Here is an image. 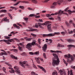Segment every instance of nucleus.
I'll use <instances>...</instances> for the list:
<instances>
[{
	"label": "nucleus",
	"instance_id": "11",
	"mask_svg": "<svg viewBox=\"0 0 75 75\" xmlns=\"http://www.w3.org/2000/svg\"><path fill=\"white\" fill-rule=\"evenodd\" d=\"M42 50L44 52H46V50L47 49V45L46 44L44 45V46L42 47Z\"/></svg>",
	"mask_w": 75,
	"mask_h": 75
},
{
	"label": "nucleus",
	"instance_id": "34",
	"mask_svg": "<svg viewBox=\"0 0 75 75\" xmlns=\"http://www.w3.org/2000/svg\"><path fill=\"white\" fill-rule=\"evenodd\" d=\"M54 35H55V34H56V35H59V34H60V33L59 32H55L54 33Z\"/></svg>",
	"mask_w": 75,
	"mask_h": 75
},
{
	"label": "nucleus",
	"instance_id": "31",
	"mask_svg": "<svg viewBox=\"0 0 75 75\" xmlns=\"http://www.w3.org/2000/svg\"><path fill=\"white\" fill-rule=\"evenodd\" d=\"M74 41V40L72 39H69L68 40V42H73Z\"/></svg>",
	"mask_w": 75,
	"mask_h": 75
},
{
	"label": "nucleus",
	"instance_id": "59",
	"mask_svg": "<svg viewBox=\"0 0 75 75\" xmlns=\"http://www.w3.org/2000/svg\"><path fill=\"white\" fill-rule=\"evenodd\" d=\"M35 27L36 28H38V25L37 24H36L35 25Z\"/></svg>",
	"mask_w": 75,
	"mask_h": 75
},
{
	"label": "nucleus",
	"instance_id": "15",
	"mask_svg": "<svg viewBox=\"0 0 75 75\" xmlns=\"http://www.w3.org/2000/svg\"><path fill=\"white\" fill-rule=\"evenodd\" d=\"M57 5V2H55L53 3L52 5L50 7L51 8H55V6Z\"/></svg>",
	"mask_w": 75,
	"mask_h": 75
},
{
	"label": "nucleus",
	"instance_id": "4",
	"mask_svg": "<svg viewBox=\"0 0 75 75\" xmlns=\"http://www.w3.org/2000/svg\"><path fill=\"white\" fill-rule=\"evenodd\" d=\"M11 41H13V39H10L8 40H0V42L3 41L4 42H6L7 44L9 45V44H11V43L10 42H11Z\"/></svg>",
	"mask_w": 75,
	"mask_h": 75
},
{
	"label": "nucleus",
	"instance_id": "39",
	"mask_svg": "<svg viewBox=\"0 0 75 75\" xmlns=\"http://www.w3.org/2000/svg\"><path fill=\"white\" fill-rule=\"evenodd\" d=\"M31 35H32V36H33V37H37V35H35L33 33H31Z\"/></svg>",
	"mask_w": 75,
	"mask_h": 75
},
{
	"label": "nucleus",
	"instance_id": "61",
	"mask_svg": "<svg viewBox=\"0 0 75 75\" xmlns=\"http://www.w3.org/2000/svg\"><path fill=\"white\" fill-rule=\"evenodd\" d=\"M18 4H19V2H17L15 4H14L13 6H17V5H18Z\"/></svg>",
	"mask_w": 75,
	"mask_h": 75
},
{
	"label": "nucleus",
	"instance_id": "28",
	"mask_svg": "<svg viewBox=\"0 0 75 75\" xmlns=\"http://www.w3.org/2000/svg\"><path fill=\"white\" fill-rule=\"evenodd\" d=\"M32 2H33L34 3H35V4H37L38 3V1H37V0H32Z\"/></svg>",
	"mask_w": 75,
	"mask_h": 75
},
{
	"label": "nucleus",
	"instance_id": "57",
	"mask_svg": "<svg viewBox=\"0 0 75 75\" xmlns=\"http://www.w3.org/2000/svg\"><path fill=\"white\" fill-rule=\"evenodd\" d=\"M39 21L40 22H43V21H42V20L41 19H39Z\"/></svg>",
	"mask_w": 75,
	"mask_h": 75
},
{
	"label": "nucleus",
	"instance_id": "8",
	"mask_svg": "<svg viewBox=\"0 0 75 75\" xmlns=\"http://www.w3.org/2000/svg\"><path fill=\"white\" fill-rule=\"evenodd\" d=\"M55 35V34L54 33H50L47 34H43L42 36L43 37H53Z\"/></svg>",
	"mask_w": 75,
	"mask_h": 75
},
{
	"label": "nucleus",
	"instance_id": "10",
	"mask_svg": "<svg viewBox=\"0 0 75 75\" xmlns=\"http://www.w3.org/2000/svg\"><path fill=\"white\" fill-rule=\"evenodd\" d=\"M51 24H49L47 26V30L49 32H51L52 31V29H51Z\"/></svg>",
	"mask_w": 75,
	"mask_h": 75
},
{
	"label": "nucleus",
	"instance_id": "36",
	"mask_svg": "<svg viewBox=\"0 0 75 75\" xmlns=\"http://www.w3.org/2000/svg\"><path fill=\"white\" fill-rule=\"evenodd\" d=\"M11 40H13L11 41V42H12V41H14L13 40H16V41H18V39H17L16 38H13V39H11Z\"/></svg>",
	"mask_w": 75,
	"mask_h": 75
},
{
	"label": "nucleus",
	"instance_id": "23",
	"mask_svg": "<svg viewBox=\"0 0 75 75\" xmlns=\"http://www.w3.org/2000/svg\"><path fill=\"white\" fill-rule=\"evenodd\" d=\"M13 25L14 27V28H16H16H17L18 29H20V26L17 25L16 24H13Z\"/></svg>",
	"mask_w": 75,
	"mask_h": 75
},
{
	"label": "nucleus",
	"instance_id": "12",
	"mask_svg": "<svg viewBox=\"0 0 75 75\" xmlns=\"http://www.w3.org/2000/svg\"><path fill=\"white\" fill-rule=\"evenodd\" d=\"M3 21H6V22H7L8 23H9V20L7 19V18H4L2 19L1 21V23H2Z\"/></svg>",
	"mask_w": 75,
	"mask_h": 75
},
{
	"label": "nucleus",
	"instance_id": "40",
	"mask_svg": "<svg viewBox=\"0 0 75 75\" xmlns=\"http://www.w3.org/2000/svg\"><path fill=\"white\" fill-rule=\"evenodd\" d=\"M59 14H58V16L57 17V18L59 20H61V17H60L59 16H61L60 15H59Z\"/></svg>",
	"mask_w": 75,
	"mask_h": 75
},
{
	"label": "nucleus",
	"instance_id": "6",
	"mask_svg": "<svg viewBox=\"0 0 75 75\" xmlns=\"http://www.w3.org/2000/svg\"><path fill=\"white\" fill-rule=\"evenodd\" d=\"M64 57L66 58L67 57V58H71V61H74V57H73L72 55H71L70 54H69L68 55V54L64 55Z\"/></svg>",
	"mask_w": 75,
	"mask_h": 75
},
{
	"label": "nucleus",
	"instance_id": "3",
	"mask_svg": "<svg viewBox=\"0 0 75 75\" xmlns=\"http://www.w3.org/2000/svg\"><path fill=\"white\" fill-rule=\"evenodd\" d=\"M51 23V22L49 21H47L45 22V23H44L43 24V23H38V24L40 28H42V26L41 25H46V24H50Z\"/></svg>",
	"mask_w": 75,
	"mask_h": 75
},
{
	"label": "nucleus",
	"instance_id": "44",
	"mask_svg": "<svg viewBox=\"0 0 75 75\" xmlns=\"http://www.w3.org/2000/svg\"><path fill=\"white\" fill-rule=\"evenodd\" d=\"M38 43L39 44H41V39H38Z\"/></svg>",
	"mask_w": 75,
	"mask_h": 75
},
{
	"label": "nucleus",
	"instance_id": "60",
	"mask_svg": "<svg viewBox=\"0 0 75 75\" xmlns=\"http://www.w3.org/2000/svg\"><path fill=\"white\" fill-rule=\"evenodd\" d=\"M28 9L29 10H33V9L30 8H28Z\"/></svg>",
	"mask_w": 75,
	"mask_h": 75
},
{
	"label": "nucleus",
	"instance_id": "1",
	"mask_svg": "<svg viewBox=\"0 0 75 75\" xmlns=\"http://www.w3.org/2000/svg\"><path fill=\"white\" fill-rule=\"evenodd\" d=\"M52 55L55 58L54 59H52V65L53 66L58 65L59 64V60L57 54L55 53H53Z\"/></svg>",
	"mask_w": 75,
	"mask_h": 75
},
{
	"label": "nucleus",
	"instance_id": "9",
	"mask_svg": "<svg viewBox=\"0 0 75 75\" xmlns=\"http://www.w3.org/2000/svg\"><path fill=\"white\" fill-rule=\"evenodd\" d=\"M14 68V69L16 70L17 73H18V74H20V71L19 70V67H18L17 66H15Z\"/></svg>",
	"mask_w": 75,
	"mask_h": 75
},
{
	"label": "nucleus",
	"instance_id": "17",
	"mask_svg": "<svg viewBox=\"0 0 75 75\" xmlns=\"http://www.w3.org/2000/svg\"><path fill=\"white\" fill-rule=\"evenodd\" d=\"M73 8H74V10H75V11H70V10H68V11L69 13V14H71V13H74V12H75V6H74Z\"/></svg>",
	"mask_w": 75,
	"mask_h": 75
},
{
	"label": "nucleus",
	"instance_id": "30",
	"mask_svg": "<svg viewBox=\"0 0 75 75\" xmlns=\"http://www.w3.org/2000/svg\"><path fill=\"white\" fill-rule=\"evenodd\" d=\"M58 75V73L56 71L53 72L52 73V75Z\"/></svg>",
	"mask_w": 75,
	"mask_h": 75
},
{
	"label": "nucleus",
	"instance_id": "45",
	"mask_svg": "<svg viewBox=\"0 0 75 75\" xmlns=\"http://www.w3.org/2000/svg\"><path fill=\"white\" fill-rule=\"evenodd\" d=\"M24 20H26V21H28V18H24Z\"/></svg>",
	"mask_w": 75,
	"mask_h": 75
},
{
	"label": "nucleus",
	"instance_id": "7",
	"mask_svg": "<svg viewBox=\"0 0 75 75\" xmlns=\"http://www.w3.org/2000/svg\"><path fill=\"white\" fill-rule=\"evenodd\" d=\"M32 47V45H31V43H28L25 47L27 48L29 51L31 50Z\"/></svg>",
	"mask_w": 75,
	"mask_h": 75
},
{
	"label": "nucleus",
	"instance_id": "38",
	"mask_svg": "<svg viewBox=\"0 0 75 75\" xmlns=\"http://www.w3.org/2000/svg\"><path fill=\"white\" fill-rule=\"evenodd\" d=\"M29 16L31 17H35V16L34 14H31L29 15Z\"/></svg>",
	"mask_w": 75,
	"mask_h": 75
},
{
	"label": "nucleus",
	"instance_id": "47",
	"mask_svg": "<svg viewBox=\"0 0 75 75\" xmlns=\"http://www.w3.org/2000/svg\"><path fill=\"white\" fill-rule=\"evenodd\" d=\"M8 16H9V17H10L11 18V19H12V18H13V17H12V16H11V14H8Z\"/></svg>",
	"mask_w": 75,
	"mask_h": 75
},
{
	"label": "nucleus",
	"instance_id": "43",
	"mask_svg": "<svg viewBox=\"0 0 75 75\" xmlns=\"http://www.w3.org/2000/svg\"><path fill=\"white\" fill-rule=\"evenodd\" d=\"M19 8H21V9H24V6H20Z\"/></svg>",
	"mask_w": 75,
	"mask_h": 75
},
{
	"label": "nucleus",
	"instance_id": "16",
	"mask_svg": "<svg viewBox=\"0 0 75 75\" xmlns=\"http://www.w3.org/2000/svg\"><path fill=\"white\" fill-rule=\"evenodd\" d=\"M8 66H9V67H10L8 68V69H13V68H12V66L11 65V64L7 63H5Z\"/></svg>",
	"mask_w": 75,
	"mask_h": 75
},
{
	"label": "nucleus",
	"instance_id": "52",
	"mask_svg": "<svg viewBox=\"0 0 75 75\" xmlns=\"http://www.w3.org/2000/svg\"><path fill=\"white\" fill-rule=\"evenodd\" d=\"M70 75H73V73H72V70H70Z\"/></svg>",
	"mask_w": 75,
	"mask_h": 75
},
{
	"label": "nucleus",
	"instance_id": "64",
	"mask_svg": "<svg viewBox=\"0 0 75 75\" xmlns=\"http://www.w3.org/2000/svg\"><path fill=\"white\" fill-rule=\"evenodd\" d=\"M3 70L4 71H5L6 70V68L5 67H3Z\"/></svg>",
	"mask_w": 75,
	"mask_h": 75
},
{
	"label": "nucleus",
	"instance_id": "49",
	"mask_svg": "<svg viewBox=\"0 0 75 75\" xmlns=\"http://www.w3.org/2000/svg\"><path fill=\"white\" fill-rule=\"evenodd\" d=\"M51 16V15L50 14H47L46 15V16L47 17H50Z\"/></svg>",
	"mask_w": 75,
	"mask_h": 75
},
{
	"label": "nucleus",
	"instance_id": "53",
	"mask_svg": "<svg viewBox=\"0 0 75 75\" xmlns=\"http://www.w3.org/2000/svg\"><path fill=\"white\" fill-rule=\"evenodd\" d=\"M35 17L36 18H40V16H37L36 15H35Z\"/></svg>",
	"mask_w": 75,
	"mask_h": 75
},
{
	"label": "nucleus",
	"instance_id": "2",
	"mask_svg": "<svg viewBox=\"0 0 75 75\" xmlns=\"http://www.w3.org/2000/svg\"><path fill=\"white\" fill-rule=\"evenodd\" d=\"M27 61H24L23 62H20L19 64L23 68H25V66H26V67H28L29 66L28 64L27 63Z\"/></svg>",
	"mask_w": 75,
	"mask_h": 75
},
{
	"label": "nucleus",
	"instance_id": "42",
	"mask_svg": "<svg viewBox=\"0 0 75 75\" xmlns=\"http://www.w3.org/2000/svg\"><path fill=\"white\" fill-rule=\"evenodd\" d=\"M18 48L19 50H20V51H22V47L20 46H19L18 47Z\"/></svg>",
	"mask_w": 75,
	"mask_h": 75
},
{
	"label": "nucleus",
	"instance_id": "14",
	"mask_svg": "<svg viewBox=\"0 0 75 75\" xmlns=\"http://www.w3.org/2000/svg\"><path fill=\"white\" fill-rule=\"evenodd\" d=\"M40 58L39 57H35V59L37 62V63L38 64H40V61L39 59H40Z\"/></svg>",
	"mask_w": 75,
	"mask_h": 75
},
{
	"label": "nucleus",
	"instance_id": "32",
	"mask_svg": "<svg viewBox=\"0 0 75 75\" xmlns=\"http://www.w3.org/2000/svg\"><path fill=\"white\" fill-rule=\"evenodd\" d=\"M31 74L32 75H38V74H37L34 72H32Z\"/></svg>",
	"mask_w": 75,
	"mask_h": 75
},
{
	"label": "nucleus",
	"instance_id": "50",
	"mask_svg": "<svg viewBox=\"0 0 75 75\" xmlns=\"http://www.w3.org/2000/svg\"><path fill=\"white\" fill-rule=\"evenodd\" d=\"M50 52H52V53H54V52H55V53H56V51L51 50H50Z\"/></svg>",
	"mask_w": 75,
	"mask_h": 75
},
{
	"label": "nucleus",
	"instance_id": "55",
	"mask_svg": "<svg viewBox=\"0 0 75 75\" xmlns=\"http://www.w3.org/2000/svg\"><path fill=\"white\" fill-rule=\"evenodd\" d=\"M27 41H30L31 40V38H28Z\"/></svg>",
	"mask_w": 75,
	"mask_h": 75
},
{
	"label": "nucleus",
	"instance_id": "46",
	"mask_svg": "<svg viewBox=\"0 0 75 75\" xmlns=\"http://www.w3.org/2000/svg\"><path fill=\"white\" fill-rule=\"evenodd\" d=\"M69 8L67 7L64 10L65 11H66V12H68V10Z\"/></svg>",
	"mask_w": 75,
	"mask_h": 75
},
{
	"label": "nucleus",
	"instance_id": "56",
	"mask_svg": "<svg viewBox=\"0 0 75 75\" xmlns=\"http://www.w3.org/2000/svg\"><path fill=\"white\" fill-rule=\"evenodd\" d=\"M56 52H57V53H61V51H59V50H57L56 51Z\"/></svg>",
	"mask_w": 75,
	"mask_h": 75
},
{
	"label": "nucleus",
	"instance_id": "54",
	"mask_svg": "<svg viewBox=\"0 0 75 75\" xmlns=\"http://www.w3.org/2000/svg\"><path fill=\"white\" fill-rule=\"evenodd\" d=\"M17 25H19V26H20V27H22V25H21V24H20L19 23H17Z\"/></svg>",
	"mask_w": 75,
	"mask_h": 75
},
{
	"label": "nucleus",
	"instance_id": "22",
	"mask_svg": "<svg viewBox=\"0 0 75 75\" xmlns=\"http://www.w3.org/2000/svg\"><path fill=\"white\" fill-rule=\"evenodd\" d=\"M63 1V0H61V1L59 0L57 1V3L59 5H60V4H61V3H62Z\"/></svg>",
	"mask_w": 75,
	"mask_h": 75
},
{
	"label": "nucleus",
	"instance_id": "21",
	"mask_svg": "<svg viewBox=\"0 0 75 75\" xmlns=\"http://www.w3.org/2000/svg\"><path fill=\"white\" fill-rule=\"evenodd\" d=\"M69 23L70 24H72L73 27L75 28V24L74 23H73V21H69Z\"/></svg>",
	"mask_w": 75,
	"mask_h": 75
},
{
	"label": "nucleus",
	"instance_id": "35",
	"mask_svg": "<svg viewBox=\"0 0 75 75\" xmlns=\"http://www.w3.org/2000/svg\"><path fill=\"white\" fill-rule=\"evenodd\" d=\"M36 42H35V41L32 42L31 43L32 46V45H35V44Z\"/></svg>",
	"mask_w": 75,
	"mask_h": 75
},
{
	"label": "nucleus",
	"instance_id": "19",
	"mask_svg": "<svg viewBox=\"0 0 75 75\" xmlns=\"http://www.w3.org/2000/svg\"><path fill=\"white\" fill-rule=\"evenodd\" d=\"M59 72H60V74L61 75H63L64 74V75H65V73H64L63 72V71H62V70L61 69L59 71Z\"/></svg>",
	"mask_w": 75,
	"mask_h": 75
},
{
	"label": "nucleus",
	"instance_id": "27",
	"mask_svg": "<svg viewBox=\"0 0 75 75\" xmlns=\"http://www.w3.org/2000/svg\"><path fill=\"white\" fill-rule=\"evenodd\" d=\"M4 38L5 39H7V40H10V39H10V37L8 36H4Z\"/></svg>",
	"mask_w": 75,
	"mask_h": 75
},
{
	"label": "nucleus",
	"instance_id": "41",
	"mask_svg": "<svg viewBox=\"0 0 75 75\" xmlns=\"http://www.w3.org/2000/svg\"><path fill=\"white\" fill-rule=\"evenodd\" d=\"M36 30H37L36 29H32L29 30V31H36Z\"/></svg>",
	"mask_w": 75,
	"mask_h": 75
},
{
	"label": "nucleus",
	"instance_id": "25",
	"mask_svg": "<svg viewBox=\"0 0 75 75\" xmlns=\"http://www.w3.org/2000/svg\"><path fill=\"white\" fill-rule=\"evenodd\" d=\"M11 57L12 58H14L15 59H17V57H15L13 55H11Z\"/></svg>",
	"mask_w": 75,
	"mask_h": 75
},
{
	"label": "nucleus",
	"instance_id": "62",
	"mask_svg": "<svg viewBox=\"0 0 75 75\" xmlns=\"http://www.w3.org/2000/svg\"><path fill=\"white\" fill-rule=\"evenodd\" d=\"M18 4H19V2H17L15 4H14L13 6H17V5H18Z\"/></svg>",
	"mask_w": 75,
	"mask_h": 75
},
{
	"label": "nucleus",
	"instance_id": "33",
	"mask_svg": "<svg viewBox=\"0 0 75 75\" xmlns=\"http://www.w3.org/2000/svg\"><path fill=\"white\" fill-rule=\"evenodd\" d=\"M43 56L44 58L45 59H47V57H46V54H45V53H43Z\"/></svg>",
	"mask_w": 75,
	"mask_h": 75
},
{
	"label": "nucleus",
	"instance_id": "5",
	"mask_svg": "<svg viewBox=\"0 0 75 75\" xmlns=\"http://www.w3.org/2000/svg\"><path fill=\"white\" fill-rule=\"evenodd\" d=\"M59 14V15L61 16L62 14H64V11H61V10H60L59 12L55 13L54 14H51V16H54V15H57V14Z\"/></svg>",
	"mask_w": 75,
	"mask_h": 75
},
{
	"label": "nucleus",
	"instance_id": "20",
	"mask_svg": "<svg viewBox=\"0 0 75 75\" xmlns=\"http://www.w3.org/2000/svg\"><path fill=\"white\" fill-rule=\"evenodd\" d=\"M7 55V53L6 52L5 53L1 52L0 53V55Z\"/></svg>",
	"mask_w": 75,
	"mask_h": 75
},
{
	"label": "nucleus",
	"instance_id": "18",
	"mask_svg": "<svg viewBox=\"0 0 75 75\" xmlns=\"http://www.w3.org/2000/svg\"><path fill=\"white\" fill-rule=\"evenodd\" d=\"M38 67L42 69V71H43L44 72H45V69L43 68V67L40 66V65H38Z\"/></svg>",
	"mask_w": 75,
	"mask_h": 75
},
{
	"label": "nucleus",
	"instance_id": "29",
	"mask_svg": "<svg viewBox=\"0 0 75 75\" xmlns=\"http://www.w3.org/2000/svg\"><path fill=\"white\" fill-rule=\"evenodd\" d=\"M58 47H65V46H64V45L60 44H58Z\"/></svg>",
	"mask_w": 75,
	"mask_h": 75
},
{
	"label": "nucleus",
	"instance_id": "58",
	"mask_svg": "<svg viewBox=\"0 0 75 75\" xmlns=\"http://www.w3.org/2000/svg\"><path fill=\"white\" fill-rule=\"evenodd\" d=\"M49 41H50V43H52V40L51 39H49Z\"/></svg>",
	"mask_w": 75,
	"mask_h": 75
},
{
	"label": "nucleus",
	"instance_id": "26",
	"mask_svg": "<svg viewBox=\"0 0 75 75\" xmlns=\"http://www.w3.org/2000/svg\"><path fill=\"white\" fill-rule=\"evenodd\" d=\"M7 13V10H2L0 11V13Z\"/></svg>",
	"mask_w": 75,
	"mask_h": 75
},
{
	"label": "nucleus",
	"instance_id": "63",
	"mask_svg": "<svg viewBox=\"0 0 75 75\" xmlns=\"http://www.w3.org/2000/svg\"><path fill=\"white\" fill-rule=\"evenodd\" d=\"M23 3H28L29 2L28 1H23Z\"/></svg>",
	"mask_w": 75,
	"mask_h": 75
},
{
	"label": "nucleus",
	"instance_id": "51",
	"mask_svg": "<svg viewBox=\"0 0 75 75\" xmlns=\"http://www.w3.org/2000/svg\"><path fill=\"white\" fill-rule=\"evenodd\" d=\"M61 34L62 35H65V33L64 32H61Z\"/></svg>",
	"mask_w": 75,
	"mask_h": 75
},
{
	"label": "nucleus",
	"instance_id": "13",
	"mask_svg": "<svg viewBox=\"0 0 75 75\" xmlns=\"http://www.w3.org/2000/svg\"><path fill=\"white\" fill-rule=\"evenodd\" d=\"M29 54H30V55H39V51H38L35 52L34 53H33V52H29Z\"/></svg>",
	"mask_w": 75,
	"mask_h": 75
},
{
	"label": "nucleus",
	"instance_id": "37",
	"mask_svg": "<svg viewBox=\"0 0 75 75\" xmlns=\"http://www.w3.org/2000/svg\"><path fill=\"white\" fill-rule=\"evenodd\" d=\"M63 60L64 62V64H66V66H67V65H68V63H67V62H66L65 60H64V59H63Z\"/></svg>",
	"mask_w": 75,
	"mask_h": 75
},
{
	"label": "nucleus",
	"instance_id": "48",
	"mask_svg": "<svg viewBox=\"0 0 75 75\" xmlns=\"http://www.w3.org/2000/svg\"><path fill=\"white\" fill-rule=\"evenodd\" d=\"M25 53L24 52L23 53V54H21V55H23V56H26V54H25Z\"/></svg>",
	"mask_w": 75,
	"mask_h": 75
},
{
	"label": "nucleus",
	"instance_id": "24",
	"mask_svg": "<svg viewBox=\"0 0 75 75\" xmlns=\"http://www.w3.org/2000/svg\"><path fill=\"white\" fill-rule=\"evenodd\" d=\"M9 72H10L11 74H13L14 73V70L13 69H11V70H9Z\"/></svg>",
	"mask_w": 75,
	"mask_h": 75
}]
</instances>
